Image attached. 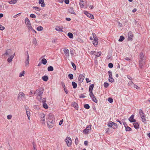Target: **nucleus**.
I'll list each match as a JSON object with an SVG mask.
<instances>
[{
    "instance_id": "nucleus-1",
    "label": "nucleus",
    "mask_w": 150,
    "mask_h": 150,
    "mask_svg": "<svg viewBox=\"0 0 150 150\" xmlns=\"http://www.w3.org/2000/svg\"><path fill=\"white\" fill-rule=\"evenodd\" d=\"M140 59L139 60V64L140 68H142L143 66V65L144 63L143 62L144 54L142 52H141L139 55Z\"/></svg>"
},
{
    "instance_id": "nucleus-2",
    "label": "nucleus",
    "mask_w": 150,
    "mask_h": 150,
    "mask_svg": "<svg viewBox=\"0 0 150 150\" xmlns=\"http://www.w3.org/2000/svg\"><path fill=\"white\" fill-rule=\"evenodd\" d=\"M139 113L140 117L141 118L142 122H144V121H147L144 115V114L143 113V111L142 110H139ZM147 121H149L148 120H147Z\"/></svg>"
},
{
    "instance_id": "nucleus-3",
    "label": "nucleus",
    "mask_w": 150,
    "mask_h": 150,
    "mask_svg": "<svg viewBox=\"0 0 150 150\" xmlns=\"http://www.w3.org/2000/svg\"><path fill=\"white\" fill-rule=\"evenodd\" d=\"M47 121L49 122H55V119L54 118V116L52 114L50 113L48 116V118L47 119Z\"/></svg>"
},
{
    "instance_id": "nucleus-4",
    "label": "nucleus",
    "mask_w": 150,
    "mask_h": 150,
    "mask_svg": "<svg viewBox=\"0 0 150 150\" xmlns=\"http://www.w3.org/2000/svg\"><path fill=\"white\" fill-rule=\"evenodd\" d=\"M65 141L67 143L68 146L70 147L71 146L72 144V141L71 138L69 137H66Z\"/></svg>"
},
{
    "instance_id": "nucleus-5",
    "label": "nucleus",
    "mask_w": 150,
    "mask_h": 150,
    "mask_svg": "<svg viewBox=\"0 0 150 150\" xmlns=\"http://www.w3.org/2000/svg\"><path fill=\"white\" fill-rule=\"evenodd\" d=\"M108 125L110 127H112L113 128L115 129L117 128V125L115 122H108Z\"/></svg>"
},
{
    "instance_id": "nucleus-6",
    "label": "nucleus",
    "mask_w": 150,
    "mask_h": 150,
    "mask_svg": "<svg viewBox=\"0 0 150 150\" xmlns=\"http://www.w3.org/2000/svg\"><path fill=\"white\" fill-rule=\"evenodd\" d=\"M91 125H90L89 126H87L86 128L83 130V133L85 134H88L90 129H91Z\"/></svg>"
},
{
    "instance_id": "nucleus-7",
    "label": "nucleus",
    "mask_w": 150,
    "mask_h": 150,
    "mask_svg": "<svg viewBox=\"0 0 150 150\" xmlns=\"http://www.w3.org/2000/svg\"><path fill=\"white\" fill-rule=\"evenodd\" d=\"M120 124L122 125V123H123L125 129V130L126 131H130L132 130V129L129 127L128 126H127V125L126 122H119Z\"/></svg>"
},
{
    "instance_id": "nucleus-8",
    "label": "nucleus",
    "mask_w": 150,
    "mask_h": 150,
    "mask_svg": "<svg viewBox=\"0 0 150 150\" xmlns=\"http://www.w3.org/2000/svg\"><path fill=\"white\" fill-rule=\"evenodd\" d=\"M94 84H92L89 86V91L90 92V94H89L90 96H91L93 95L92 91H93V87H94Z\"/></svg>"
},
{
    "instance_id": "nucleus-9",
    "label": "nucleus",
    "mask_w": 150,
    "mask_h": 150,
    "mask_svg": "<svg viewBox=\"0 0 150 150\" xmlns=\"http://www.w3.org/2000/svg\"><path fill=\"white\" fill-rule=\"evenodd\" d=\"M84 13L88 17L90 18L94 19V16L92 14L88 13V11H84Z\"/></svg>"
},
{
    "instance_id": "nucleus-10",
    "label": "nucleus",
    "mask_w": 150,
    "mask_h": 150,
    "mask_svg": "<svg viewBox=\"0 0 150 150\" xmlns=\"http://www.w3.org/2000/svg\"><path fill=\"white\" fill-rule=\"evenodd\" d=\"M128 40L132 41V38L133 37L132 33L131 31H129L128 34Z\"/></svg>"
},
{
    "instance_id": "nucleus-11",
    "label": "nucleus",
    "mask_w": 150,
    "mask_h": 150,
    "mask_svg": "<svg viewBox=\"0 0 150 150\" xmlns=\"http://www.w3.org/2000/svg\"><path fill=\"white\" fill-rule=\"evenodd\" d=\"M25 96L24 93L23 92H20L18 95V99H20L21 98L22 100L23 99L22 98V97L24 98H25Z\"/></svg>"
},
{
    "instance_id": "nucleus-12",
    "label": "nucleus",
    "mask_w": 150,
    "mask_h": 150,
    "mask_svg": "<svg viewBox=\"0 0 150 150\" xmlns=\"http://www.w3.org/2000/svg\"><path fill=\"white\" fill-rule=\"evenodd\" d=\"M43 90H41L39 89L36 90V91L38 92V96L40 97V99L41 100L42 98V95L43 93Z\"/></svg>"
},
{
    "instance_id": "nucleus-13",
    "label": "nucleus",
    "mask_w": 150,
    "mask_h": 150,
    "mask_svg": "<svg viewBox=\"0 0 150 150\" xmlns=\"http://www.w3.org/2000/svg\"><path fill=\"white\" fill-rule=\"evenodd\" d=\"M134 115H132L131 117L129 118V120L130 122H136V120L134 119Z\"/></svg>"
},
{
    "instance_id": "nucleus-14",
    "label": "nucleus",
    "mask_w": 150,
    "mask_h": 150,
    "mask_svg": "<svg viewBox=\"0 0 150 150\" xmlns=\"http://www.w3.org/2000/svg\"><path fill=\"white\" fill-rule=\"evenodd\" d=\"M83 76L82 74H80L79 76L78 80L80 83H82L84 79Z\"/></svg>"
},
{
    "instance_id": "nucleus-15",
    "label": "nucleus",
    "mask_w": 150,
    "mask_h": 150,
    "mask_svg": "<svg viewBox=\"0 0 150 150\" xmlns=\"http://www.w3.org/2000/svg\"><path fill=\"white\" fill-rule=\"evenodd\" d=\"M64 54L67 57H69V51L68 49H64Z\"/></svg>"
},
{
    "instance_id": "nucleus-16",
    "label": "nucleus",
    "mask_w": 150,
    "mask_h": 150,
    "mask_svg": "<svg viewBox=\"0 0 150 150\" xmlns=\"http://www.w3.org/2000/svg\"><path fill=\"white\" fill-rule=\"evenodd\" d=\"M47 123L48 127L50 128H52L54 125V122H47Z\"/></svg>"
},
{
    "instance_id": "nucleus-17",
    "label": "nucleus",
    "mask_w": 150,
    "mask_h": 150,
    "mask_svg": "<svg viewBox=\"0 0 150 150\" xmlns=\"http://www.w3.org/2000/svg\"><path fill=\"white\" fill-rule=\"evenodd\" d=\"M69 12L71 14H75V13L72 7H70L68 9Z\"/></svg>"
},
{
    "instance_id": "nucleus-18",
    "label": "nucleus",
    "mask_w": 150,
    "mask_h": 150,
    "mask_svg": "<svg viewBox=\"0 0 150 150\" xmlns=\"http://www.w3.org/2000/svg\"><path fill=\"white\" fill-rule=\"evenodd\" d=\"M91 98H92V100L93 101L95 102L96 103H97L98 100L95 97L93 94V96H90Z\"/></svg>"
},
{
    "instance_id": "nucleus-19",
    "label": "nucleus",
    "mask_w": 150,
    "mask_h": 150,
    "mask_svg": "<svg viewBox=\"0 0 150 150\" xmlns=\"http://www.w3.org/2000/svg\"><path fill=\"white\" fill-rule=\"evenodd\" d=\"M73 106L76 109V110H78V104L75 102H74L72 103Z\"/></svg>"
},
{
    "instance_id": "nucleus-20",
    "label": "nucleus",
    "mask_w": 150,
    "mask_h": 150,
    "mask_svg": "<svg viewBox=\"0 0 150 150\" xmlns=\"http://www.w3.org/2000/svg\"><path fill=\"white\" fill-rule=\"evenodd\" d=\"M14 55L15 54H13V55L10 56L9 57L7 61L8 62H11L12 61V59L14 57Z\"/></svg>"
},
{
    "instance_id": "nucleus-21",
    "label": "nucleus",
    "mask_w": 150,
    "mask_h": 150,
    "mask_svg": "<svg viewBox=\"0 0 150 150\" xmlns=\"http://www.w3.org/2000/svg\"><path fill=\"white\" fill-rule=\"evenodd\" d=\"M25 23L27 26L31 24L30 21L28 18H25Z\"/></svg>"
},
{
    "instance_id": "nucleus-22",
    "label": "nucleus",
    "mask_w": 150,
    "mask_h": 150,
    "mask_svg": "<svg viewBox=\"0 0 150 150\" xmlns=\"http://www.w3.org/2000/svg\"><path fill=\"white\" fill-rule=\"evenodd\" d=\"M133 125L134 127L136 129H138L139 128V125L138 122H134Z\"/></svg>"
},
{
    "instance_id": "nucleus-23",
    "label": "nucleus",
    "mask_w": 150,
    "mask_h": 150,
    "mask_svg": "<svg viewBox=\"0 0 150 150\" xmlns=\"http://www.w3.org/2000/svg\"><path fill=\"white\" fill-rule=\"evenodd\" d=\"M108 80L110 82L112 83L114 82V80L112 77V76L110 75L109 76Z\"/></svg>"
},
{
    "instance_id": "nucleus-24",
    "label": "nucleus",
    "mask_w": 150,
    "mask_h": 150,
    "mask_svg": "<svg viewBox=\"0 0 150 150\" xmlns=\"http://www.w3.org/2000/svg\"><path fill=\"white\" fill-rule=\"evenodd\" d=\"M18 0H11L10 1H8V3L11 4H13L16 3Z\"/></svg>"
},
{
    "instance_id": "nucleus-25",
    "label": "nucleus",
    "mask_w": 150,
    "mask_h": 150,
    "mask_svg": "<svg viewBox=\"0 0 150 150\" xmlns=\"http://www.w3.org/2000/svg\"><path fill=\"white\" fill-rule=\"evenodd\" d=\"M42 79L44 81H47L48 79V76L45 75L42 76Z\"/></svg>"
},
{
    "instance_id": "nucleus-26",
    "label": "nucleus",
    "mask_w": 150,
    "mask_h": 150,
    "mask_svg": "<svg viewBox=\"0 0 150 150\" xmlns=\"http://www.w3.org/2000/svg\"><path fill=\"white\" fill-rule=\"evenodd\" d=\"M47 60L45 59H43L41 60V63H42L43 64L45 65L47 63Z\"/></svg>"
},
{
    "instance_id": "nucleus-27",
    "label": "nucleus",
    "mask_w": 150,
    "mask_h": 150,
    "mask_svg": "<svg viewBox=\"0 0 150 150\" xmlns=\"http://www.w3.org/2000/svg\"><path fill=\"white\" fill-rule=\"evenodd\" d=\"M48 71H52L54 70L53 67L52 66H49L47 68Z\"/></svg>"
},
{
    "instance_id": "nucleus-28",
    "label": "nucleus",
    "mask_w": 150,
    "mask_h": 150,
    "mask_svg": "<svg viewBox=\"0 0 150 150\" xmlns=\"http://www.w3.org/2000/svg\"><path fill=\"white\" fill-rule=\"evenodd\" d=\"M72 84L73 86V88H75L77 87V83L74 81H73L72 82Z\"/></svg>"
},
{
    "instance_id": "nucleus-29",
    "label": "nucleus",
    "mask_w": 150,
    "mask_h": 150,
    "mask_svg": "<svg viewBox=\"0 0 150 150\" xmlns=\"http://www.w3.org/2000/svg\"><path fill=\"white\" fill-rule=\"evenodd\" d=\"M67 35L69 38L72 39L73 38V35L72 33H69Z\"/></svg>"
},
{
    "instance_id": "nucleus-30",
    "label": "nucleus",
    "mask_w": 150,
    "mask_h": 150,
    "mask_svg": "<svg viewBox=\"0 0 150 150\" xmlns=\"http://www.w3.org/2000/svg\"><path fill=\"white\" fill-rule=\"evenodd\" d=\"M37 30L38 31H41L43 30V28L41 26L38 27L37 28Z\"/></svg>"
},
{
    "instance_id": "nucleus-31",
    "label": "nucleus",
    "mask_w": 150,
    "mask_h": 150,
    "mask_svg": "<svg viewBox=\"0 0 150 150\" xmlns=\"http://www.w3.org/2000/svg\"><path fill=\"white\" fill-rule=\"evenodd\" d=\"M68 78L71 80L73 78L74 76L73 74H68Z\"/></svg>"
},
{
    "instance_id": "nucleus-32",
    "label": "nucleus",
    "mask_w": 150,
    "mask_h": 150,
    "mask_svg": "<svg viewBox=\"0 0 150 150\" xmlns=\"http://www.w3.org/2000/svg\"><path fill=\"white\" fill-rule=\"evenodd\" d=\"M125 39V38L122 35L120 36V38L118 40L119 42H122Z\"/></svg>"
},
{
    "instance_id": "nucleus-33",
    "label": "nucleus",
    "mask_w": 150,
    "mask_h": 150,
    "mask_svg": "<svg viewBox=\"0 0 150 150\" xmlns=\"http://www.w3.org/2000/svg\"><path fill=\"white\" fill-rule=\"evenodd\" d=\"M43 107L45 109H47L48 108V106L47 104L45 103H43Z\"/></svg>"
},
{
    "instance_id": "nucleus-34",
    "label": "nucleus",
    "mask_w": 150,
    "mask_h": 150,
    "mask_svg": "<svg viewBox=\"0 0 150 150\" xmlns=\"http://www.w3.org/2000/svg\"><path fill=\"white\" fill-rule=\"evenodd\" d=\"M98 40H94L93 42V45H95L96 46L98 44Z\"/></svg>"
},
{
    "instance_id": "nucleus-35",
    "label": "nucleus",
    "mask_w": 150,
    "mask_h": 150,
    "mask_svg": "<svg viewBox=\"0 0 150 150\" xmlns=\"http://www.w3.org/2000/svg\"><path fill=\"white\" fill-rule=\"evenodd\" d=\"M33 43L35 46H37V43L35 38H34L33 39Z\"/></svg>"
},
{
    "instance_id": "nucleus-36",
    "label": "nucleus",
    "mask_w": 150,
    "mask_h": 150,
    "mask_svg": "<svg viewBox=\"0 0 150 150\" xmlns=\"http://www.w3.org/2000/svg\"><path fill=\"white\" fill-rule=\"evenodd\" d=\"M29 58H27L25 62V66H26L27 65H28L29 64Z\"/></svg>"
},
{
    "instance_id": "nucleus-37",
    "label": "nucleus",
    "mask_w": 150,
    "mask_h": 150,
    "mask_svg": "<svg viewBox=\"0 0 150 150\" xmlns=\"http://www.w3.org/2000/svg\"><path fill=\"white\" fill-rule=\"evenodd\" d=\"M84 108L86 109H89L90 107L88 104H86L84 105Z\"/></svg>"
},
{
    "instance_id": "nucleus-38",
    "label": "nucleus",
    "mask_w": 150,
    "mask_h": 150,
    "mask_svg": "<svg viewBox=\"0 0 150 150\" xmlns=\"http://www.w3.org/2000/svg\"><path fill=\"white\" fill-rule=\"evenodd\" d=\"M55 30L58 31H61L63 32V31L62 30V29L60 28L59 27H57L55 28Z\"/></svg>"
},
{
    "instance_id": "nucleus-39",
    "label": "nucleus",
    "mask_w": 150,
    "mask_h": 150,
    "mask_svg": "<svg viewBox=\"0 0 150 150\" xmlns=\"http://www.w3.org/2000/svg\"><path fill=\"white\" fill-rule=\"evenodd\" d=\"M108 101L110 103L113 102V99L111 97H110L108 99Z\"/></svg>"
},
{
    "instance_id": "nucleus-40",
    "label": "nucleus",
    "mask_w": 150,
    "mask_h": 150,
    "mask_svg": "<svg viewBox=\"0 0 150 150\" xmlns=\"http://www.w3.org/2000/svg\"><path fill=\"white\" fill-rule=\"evenodd\" d=\"M101 53L100 52H98L97 54L96 55L95 58H97L100 57L101 55Z\"/></svg>"
},
{
    "instance_id": "nucleus-41",
    "label": "nucleus",
    "mask_w": 150,
    "mask_h": 150,
    "mask_svg": "<svg viewBox=\"0 0 150 150\" xmlns=\"http://www.w3.org/2000/svg\"><path fill=\"white\" fill-rule=\"evenodd\" d=\"M26 113H27V116H28L29 119V117H30V112L29 111H28L26 108Z\"/></svg>"
},
{
    "instance_id": "nucleus-42",
    "label": "nucleus",
    "mask_w": 150,
    "mask_h": 150,
    "mask_svg": "<svg viewBox=\"0 0 150 150\" xmlns=\"http://www.w3.org/2000/svg\"><path fill=\"white\" fill-rule=\"evenodd\" d=\"M27 27H28V29L32 31L33 29V28L31 26V24L28 26Z\"/></svg>"
},
{
    "instance_id": "nucleus-43",
    "label": "nucleus",
    "mask_w": 150,
    "mask_h": 150,
    "mask_svg": "<svg viewBox=\"0 0 150 150\" xmlns=\"http://www.w3.org/2000/svg\"><path fill=\"white\" fill-rule=\"evenodd\" d=\"M25 71H23L19 75L20 77H22V76H24V74L25 73Z\"/></svg>"
},
{
    "instance_id": "nucleus-44",
    "label": "nucleus",
    "mask_w": 150,
    "mask_h": 150,
    "mask_svg": "<svg viewBox=\"0 0 150 150\" xmlns=\"http://www.w3.org/2000/svg\"><path fill=\"white\" fill-rule=\"evenodd\" d=\"M71 64L72 66V67L74 68V70H76V66L75 64L73 62H71Z\"/></svg>"
},
{
    "instance_id": "nucleus-45",
    "label": "nucleus",
    "mask_w": 150,
    "mask_h": 150,
    "mask_svg": "<svg viewBox=\"0 0 150 150\" xmlns=\"http://www.w3.org/2000/svg\"><path fill=\"white\" fill-rule=\"evenodd\" d=\"M10 49H8L6 50V52L4 54V55H9V53L10 52Z\"/></svg>"
},
{
    "instance_id": "nucleus-46",
    "label": "nucleus",
    "mask_w": 150,
    "mask_h": 150,
    "mask_svg": "<svg viewBox=\"0 0 150 150\" xmlns=\"http://www.w3.org/2000/svg\"><path fill=\"white\" fill-rule=\"evenodd\" d=\"M104 86L105 87L107 88L109 86V83L107 82H105L104 83Z\"/></svg>"
},
{
    "instance_id": "nucleus-47",
    "label": "nucleus",
    "mask_w": 150,
    "mask_h": 150,
    "mask_svg": "<svg viewBox=\"0 0 150 150\" xmlns=\"http://www.w3.org/2000/svg\"><path fill=\"white\" fill-rule=\"evenodd\" d=\"M41 120L43 121H45V115L44 114H43L41 115Z\"/></svg>"
},
{
    "instance_id": "nucleus-48",
    "label": "nucleus",
    "mask_w": 150,
    "mask_h": 150,
    "mask_svg": "<svg viewBox=\"0 0 150 150\" xmlns=\"http://www.w3.org/2000/svg\"><path fill=\"white\" fill-rule=\"evenodd\" d=\"M79 140L77 137H76L75 141V142L76 145H77L78 144Z\"/></svg>"
},
{
    "instance_id": "nucleus-49",
    "label": "nucleus",
    "mask_w": 150,
    "mask_h": 150,
    "mask_svg": "<svg viewBox=\"0 0 150 150\" xmlns=\"http://www.w3.org/2000/svg\"><path fill=\"white\" fill-rule=\"evenodd\" d=\"M30 17L31 18H35L36 17V16L33 14H30Z\"/></svg>"
},
{
    "instance_id": "nucleus-50",
    "label": "nucleus",
    "mask_w": 150,
    "mask_h": 150,
    "mask_svg": "<svg viewBox=\"0 0 150 150\" xmlns=\"http://www.w3.org/2000/svg\"><path fill=\"white\" fill-rule=\"evenodd\" d=\"M108 67L110 68H112L113 67V64L112 63H110L108 65Z\"/></svg>"
},
{
    "instance_id": "nucleus-51",
    "label": "nucleus",
    "mask_w": 150,
    "mask_h": 150,
    "mask_svg": "<svg viewBox=\"0 0 150 150\" xmlns=\"http://www.w3.org/2000/svg\"><path fill=\"white\" fill-rule=\"evenodd\" d=\"M5 29V28L2 25H0V30H3Z\"/></svg>"
},
{
    "instance_id": "nucleus-52",
    "label": "nucleus",
    "mask_w": 150,
    "mask_h": 150,
    "mask_svg": "<svg viewBox=\"0 0 150 150\" xmlns=\"http://www.w3.org/2000/svg\"><path fill=\"white\" fill-rule=\"evenodd\" d=\"M33 8H34L36 10H37V11H40V10L39 9V8L38 7L33 6Z\"/></svg>"
},
{
    "instance_id": "nucleus-53",
    "label": "nucleus",
    "mask_w": 150,
    "mask_h": 150,
    "mask_svg": "<svg viewBox=\"0 0 150 150\" xmlns=\"http://www.w3.org/2000/svg\"><path fill=\"white\" fill-rule=\"evenodd\" d=\"M61 83L62 86L64 88H66V87L64 83L63 82H61Z\"/></svg>"
},
{
    "instance_id": "nucleus-54",
    "label": "nucleus",
    "mask_w": 150,
    "mask_h": 150,
    "mask_svg": "<svg viewBox=\"0 0 150 150\" xmlns=\"http://www.w3.org/2000/svg\"><path fill=\"white\" fill-rule=\"evenodd\" d=\"M86 97V96L84 95L83 94H81L79 96V98H84Z\"/></svg>"
},
{
    "instance_id": "nucleus-55",
    "label": "nucleus",
    "mask_w": 150,
    "mask_h": 150,
    "mask_svg": "<svg viewBox=\"0 0 150 150\" xmlns=\"http://www.w3.org/2000/svg\"><path fill=\"white\" fill-rule=\"evenodd\" d=\"M79 5L81 8H83L84 7V5L82 3H80Z\"/></svg>"
},
{
    "instance_id": "nucleus-56",
    "label": "nucleus",
    "mask_w": 150,
    "mask_h": 150,
    "mask_svg": "<svg viewBox=\"0 0 150 150\" xmlns=\"http://www.w3.org/2000/svg\"><path fill=\"white\" fill-rule=\"evenodd\" d=\"M44 2V0H39V3L40 4H42Z\"/></svg>"
},
{
    "instance_id": "nucleus-57",
    "label": "nucleus",
    "mask_w": 150,
    "mask_h": 150,
    "mask_svg": "<svg viewBox=\"0 0 150 150\" xmlns=\"http://www.w3.org/2000/svg\"><path fill=\"white\" fill-rule=\"evenodd\" d=\"M134 87L137 89H139L140 88L138 87L137 85H136V84H134Z\"/></svg>"
},
{
    "instance_id": "nucleus-58",
    "label": "nucleus",
    "mask_w": 150,
    "mask_h": 150,
    "mask_svg": "<svg viewBox=\"0 0 150 150\" xmlns=\"http://www.w3.org/2000/svg\"><path fill=\"white\" fill-rule=\"evenodd\" d=\"M12 116L11 115H9L7 116V118L8 119H11L12 117Z\"/></svg>"
},
{
    "instance_id": "nucleus-59",
    "label": "nucleus",
    "mask_w": 150,
    "mask_h": 150,
    "mask_svg": "<svg viewBox=\"0 0 150 150\" xmlns=\"http://www.w3.org/2000/svg\"><path fill=\"white\" fill-rule=\"evenodd\" d=\"M42 102L43 103H45L46 102V98H43L42 99Z\"/></svg>"
},
{
    "instance_id": "nucleus-60",
    "label": "nucleus",
    "mask_w": 150,
    "mask_h": 150,
    "mask_svg": "<svg viewBox=\"0 0 150 150\" xmlns=\"http://www.w3.org/2000/svg\"><path fill=\"white\" fill-rule=\"evenodd\" d=\"M133 83L132 81H131L128 82V86H130L132 85V84H133Z\"/></svg>"
},
{
    "instance_id": "nucleus-61",
    "label": "nucleus",
    "mask_w": 150,
    "mask_h": 150,
    "mask_svg": "<svg viewBox=\"0 0 150 150\" xmlns=\"http://www.w3.org/2000/svg\"><path fill=\"white\" fill-rule=\"evenodd\" d=\"M86 83H89V82H90L91 81V80H89V79L88 78H86Z\"/></svg>"
},
{
    "instance_id": "nucleus-62",
    "label": "nucleus",
    "mask_w": 150,
    "mask_h": 150,
    "mask_svg": "<svg viewBox=\"0 0 150 150\" xmlns=\"http://www.w3.org/2000/svg\"><path fill=\"white\" fill-rule=\"evenodd\" d=\"M64 2L66 4H68L69 3V0H64Z\"/></svg>"
},
{
    "instance_id": "nucleus-63",
    "label": "nucleus",
    "mask_w": 150,
    "mask_h": 150,
    "mask_svg": "<svg viewBox=\"0 0 150 150\" xmlns=\"http://www.w3.org/2000/svg\"><path fill=\"white\" fill-rule=\"evenodd\" d=\"M127 77L129 80H132V78L129 75H127Z\"/></svg>"
},
{
    "instance_id": "nucleus-64",
    "label": "nucleus",
    "mask_w": 150,
    "mask_h": 150,
    "mask_svg": "<svg viewBox=\"0 0 150 150\" xmlns=\"http://www.w3.org/2000/svg\"><path fill=\"white\" fill-rule=\"evenodd\" d=\"M88 144V142L87 141H85L84 142V144L86 146H87Z\"/></svg>"
}]
</instances>
